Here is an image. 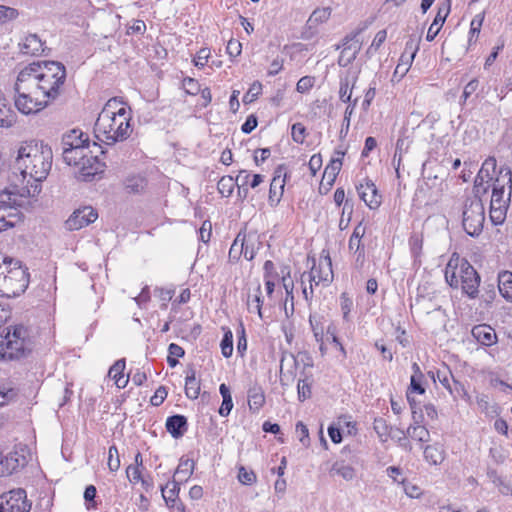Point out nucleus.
<instances>
[{
  "label": "nucleus",
  "instance_id": "nucleus-54",
  "mask_svg": "<svg viewBox=\"0 0 512 512\" xmlns=\"http://www.w3.org/2000/svg\"><path fill=\"white\" fill-rule=\"evenodd\" d=\"M420 38H415L414 36H410L408 41L406 42L404 52L402 54H408L411 56V59L414 60L418 50H419Z\"/></svg>",
  "mask_w": 512,
  "mask_h": 512
},
{
  "label": "nucleus",
  "instance_id": "nucleus-48",
  "mask_svg": "<svg viewBox=\"0 0 512 512\" xmlns=\"http://www.w3.org/2000/svg\"><path fill=\"white\" fill-rule=\"evenodd\" d=\"M262 93V84L259 81H255L251 84L248 91L243 96V102L249 104L254 102L259 95Z\"/></svg>",
  "mask_w": 512,
  "mask_h": 512
},
{
  "label": "nucleus",
  "instance_id": "nucleus-17",
  "mask_svg": "<svg viewBox=\"0 0 512 512\" xmlns=\"http://www.w3.org/2000/svg\"><path fill=\"white\" fill-rule=\"evenodd\" d=\"M357 191L360 198L370 209H376L380 206L382 197L378 193L377 187L372 181L360 184L357 186Z\"/></svg>",
  "mask_w": 512,
  "mask_h": 512
},
{
  "label": "nucleus",
  "instance_id": "nucleus-24",
  "mask_svg": "<svg viewBox=\"0 0 512 512\" xmlns=\"http://www.w3.org/2000/svg\"><path fill=\"white\" fill-rule=\"evenodd\" d=\"M334 155L335 156L331 159L330 163L326 166L323 174V179H326L327 183L330 185L334 183L341 170L345 151L335 150Z\"/></svg>",
  "mask_w": 512,
  "mask_h": 512
},
{
  "label": "nucleus",
  "instance_id": "nucleus-11",
  "mask_svg": "<svg viewBox=\"0 0 512 512\" xmlns=\"http://www.w3.org/2000/svg\"><path fill=\"white\" fill-rule=\"evenodd\" d=\"M367 28L365 24L363 27L357 28L352 33L348 34L342 41L341 45L337 46V49L342 48L340 56L338 58V64L342 67H346L351 64L357 57L362 47V40L360 34Z\"/></svg>",
  "mask_w": 512,
  "mask_h": 512
},
{
  "label": "nucleus",
  "instance_id": "nucleus-51",
  "mask_svg": "<svg viewBox=\"0 0 512 512\" xmlns=\"http://www.w3.org/2000/svg\"><path fill=\"white\" fill-rule=\"evenodd\" d=\"M19 13L16 9L4 5H0V25L6 24L18 17Z\"/></svg>",
  "mask_w": 512,
  "mask_h": 512
},
{
  "label": "nucleus",
  "instance_id": "nucleus-43",
  "mask_svg": "<svg viewBox=\"0 0 512 512\" xmlns=\"http://www.w3.org/2000/svg\"><path fill=\"white\" fill-rule=\"evenodd\" d=\"M332 471L341 476L346 481H350L355 477V469L350 465L344 464L343 462H336L332 466Z\"/></svg>",
  "mask_w": 512,
  "mask_h": 512
},
{
  "label": "nucleus",
  "instance_id": "nucleus-13",
  "mask_svg": "<svg viewBox=\"0 0 512 512\" xmlns=\"http://www.w3.org/2000/svg\"><path fill=\"white\" fill-rule=\"evenodd\" d=\"M512 192L492 190L490 201V219L495 225L502 224L506 218Z\"/></svg>",
  "mask_w": 512,
  "mask_h": 512
},
{
  "label": "nucleus",
  "instance_id": "nucleus-5",
  "mask_svg": "<svg viewBox=\"0 0 512 512\" xmlns=\"http://www.w3.org/2000/svg\"><path fill=\"white\" fill-rule=\"evenodd\" d=\"M62 157L69 166L78 167V179L92 181L95 176L104 172L105 164L93 155L90 146L62 149Z\"/></svg>",
  "mask_w": 512,
  "mask_h": 512
},
{
  "label": "nucleus",
  "instance_id": "nucleus-10",
  "mask_svg": "<svg viewBox=\"0 0 512 512\" xmlns=\"http://www.w3.org/2000/svg\"><path fill=\"white\" fill-rule=\"evenodd\" d=\"M485 221L484 206L480 198L467 199L464 204L462 225L465 232L472 237L478 236Z\"/></svg>",
  "mask_w": 512,
  "mask_h": 512
},
{
  "label": "nucleus",
  "instance_id": "nucleus-41",
  "mask_svg": "<svg viewBox=\"0 0 512 512\" xmlns=\"http://www.w3.org/2000/svg\"><path fill=\"white\" fill-rule=\"evenodd\" d=\"M194 471V461L189 458H181L175 474L187 480Z\"/></svg>",
  "mask_w": 512,
  "mask_h": 512
},
{
  "label": "nucleus",
  "instance_id": "nucleus-19",
  "mask_svg": "<svg viewBox=\"0 0 512 512\" xmlns=\"http://www.w3.org/2000/svg\"><path fill=\"white\" fill-rule=\"evenodd\" d=\"M492 190L497 192H512V171L509 167L502 166L492 181Z\"/></svg>",
  "mask_w": 512,
  "mask_h": 512
},
{
  "label": "nucleus",
  "instance_id": "nucleus-14",
  "mask_svg": "<svg viewBox=\"0 0 512 512\" xmlns=\"http://www.w3.org/2000/svg\"><path fill=\"white\" fill-rule=\"evenodd\" d=\"M288 177L290 176L288 175L287 168L284 164L278 165L275 168L269 189L268 201L270 206L275 207L280 203Z\"/></svg>",
  "mask_w": 512,
  "mask_h": 512
},
{
  "label": "nucleus",
  "instance_id": "nucleus-61",
  "mask_svg": "<svg viewBox=\"0 0 512 512\" xmlns=\"http://www.w3.org/2000/svg\"><path fill=\"white\" fill-rule=\"evenodd\" d=\"M305 132H306V129L301 123L293 124L292 131H291L292 139L296 143H300V144L303 143L304 139H305Z\"/></svg>",
  "mask_w": 512,
  "mask_h": 512
},
{
  "label": "nucleus",
  "instance_id": "nucleus-39",
  "mask_svg": "<svg viewBox=\"0 0 512 512\" xmlns=\"http://www.w3.org/2000/svg\"><path fill=\"white\" fill-rule=\"evenodd\" d=\"M496 169H497L496 159L494 157H489L483 162L478 173L481 174V177L482 176L486 177L487 182H490L493 180V178L496 174Z\"/></svg>",
  "mask_w": 512,
  "mask_h": 512
},
{
  "label": "nucleus",
  "instance_id": "nucleus-60",
  "mask_svg": "<svg viewBox=\"0 0 512 512\" xmlns=\"http://www.w3.org/2000/svg\"><path fill=\"white\" fill-rule=\"evenodd\" d=\"M387 38V31L386 30H380L376 33L372 44L367 50V53H372V51H377L380 46L385 42Z\"/></svg>",
  "mask_w": 512,
  "mask_h": 512
},
{
  "label": "nucleus",
  "instance_id": "nucleus-50",
  "mask_svg": "<svg viewBox=\"0 0 512 512\" xmlns=\"http://www.w3.org/2000/svg\"><path fill=\"white\" fill-rule=\"evenodd\" d=\"M108 468L111 472H116L120 468L119 452L115 445H112L108 451Z\"/></svg>",
  "mask_w": 512,
  "mask_h": 512
},
{
  "label": "nucleus",
  "instance_id": "nucleus-45",
  "mask_svg": "<svg viewBox=\"0 0 512 512\" xmlns=\"http://www.w3.org/2000/svg\"><path fill=\"white\" fill-rule=\"evenodd\" d=\"M373 429L383 442L386 441L387 437L390 434V426L388 425L387 421L382 417L375 418L373 422Z\"/></svg>",
  "mask_w": 512,
  "mask_h": 512
},
{
  "label": "nucleus",
  "instance_id": "nucleus-33",
  "mask_svg": "<svg viewBox=\"0 0 512 512\" xmlns=\"http://www.w3.org/2000/svg\"><path fill=\"white\" fill-rule=\"evenodd\" d=\"M356 79H350L348 76L341 78L340 80V89H339V98L341 101L345 103L353 102L352 98V89L354 86Z\"/></svg>",
  "mask_w": 512,
  "mask_h": 512
},
{
  "label": "nucleus",
  "instance_id": "nucleus-34",
  "mask_svg": "<svg viewBox=\"0 0 512 512\" xmlns=\"http://www.w3.org/2000/svg\"><path fill=\"white\" fill-rule=\"evenodd\" d=\"M147 186L146 179L141 176H132L127 178L125 189L128 193L138 194L145 190Z\"/></svg>",
  "mask_w": 512,
  "mask_h": 512
},
{
  "label": "nucleus",
  "instance_id": "nucleus-18",
  "mask_svg": "<svg viewBox=\"0 0 512 512\" xmlns=\"http://www.w3.org/2000/svg\"><path fill=\"white\" fill-rule=\"evenodd\" d=\"M366 233V226L363 224V221L359 222L353 230L352 235L350 236L348 248L350 251H353L356 255V261L363 262L365 256V248L362 243V238Z\"/></svg>",
  "mask_w": 512,
  "mask_h": 512
},
{
  "label": "nucleus",
  "instance_id": "nucleus-63",
  "mask_svg": "<svg viewBox=\"0 0 512 512\" xmlns=\"http://www.w3.org/2000/svg\"><path fill=\"white\" fill-rule=\"evenodd\" d=\"M167 397V390L164 386H160L150 399V403L153 406L161 405Z\"/></svg>",
  "mask_w": 512,
  "mask_h": 512
},
{
  "label": "nucleus",
  "instance_id": "nucleus-6",
  "mask_svg": "<svg viewBox=\"0 0 512 512\" xmlns=\"http://www.w3.org/2000/svg\"><path fill=\"white\" fill-rule=\"evenodd\" d=\"M28 285V269L18 260L4 258L3 271H0V297H17L25 292Z\"/></svg>",
  "mask_w": 512,
  "mask_h": 512
},
{
  "label": "nucleus",
  "instance_id": "nucleus-46",
  "mask_svg": "<svg viewBox=\"0 0 512 512\" xmlns=\"http://www.w3.org/2000/svg\"><path fill=\"white\" fill-rule=\"evenodd\" d=\"M451 384V388L448 389V391L454 399L462 398L466 401H470V396L461 382L457 381L455 378H452Z\"/></svg>",
  "mask_w": 512,
  "mask_h": 512
},
{
  "label": "nucleus",
  "instance_id": "nucleus-38",
  "mask_svg": "<svg viewBox=\"0 0 512 512\" xmlns=\"http://www.w3.org/2000/svg\"><path fill=\"white\" fill-rule=\"evenodd\" d=\"M261 295H262L261 286L258 285V287L255 290V293L252 296L249 295L248 300H247V306H248L249 311L257 312V314L259 315L260 318H262L261 308H262V303H263Z\"/></svg>",
  "mask_w": 512,
  "mask_h": 512
},
{
  "label": "nucleus",
  "instance_id": "nucleus-64",
  "mask_svg": "<svg viewBox=\"0 0 512 512\" xmlns=\"http://www.w3.org/2000/svg\"><path fill=\"white\" fill-rule=\"evenodd\" d=\"M226 50L230 57L235 58L241 54L242 45L238 40L231 39L227 44Z\"/></svg>",
  "mask_w": 512,
  "mask_h": 512
},
{
  "label": "nucleus",
  "instance_id": "nucleus-4",
  "mask_svg": "<svg viewBox=\"0 0 512 512\" xmlns=\"http://www.w3.org/2000/svg\"><path fill=\"white\" fill-rule=\"evenodd\" d=\"M445 280L452 288L461 284L463 293L475 299L479 294L480 276L474 267L464 258L453 254L445 268Z\"/></svg>",
  "mask_w": 512,
  "mask_h": 512
},
{
  "label": "nucleus",
  "instance_id": "nucleus-25",
  "mask_svg": "<svg viewBox=\"0 0 512 512\" xmlns=\"http://www.w3.org/2000/svg\"><path fill=\"white\" fill-rule=\"evenodd\" d=\"M248 405L252 412H258L265 404V394L263 388L257 384H252L247 391Z\"/></svg>",
  "mask_w": 512,
  "mask_h": 512
},
{
  "label": "nucleus",
  "instance_id": "nucleus-53",
  "mask_svg": "<svg viewBox=\"0 0 512 512\" xmlns=\"http://www.w3.org/2000/svg\"><path fill=\"white\" fill-rule=\"evenodd\" d=\"M490 182H487V178L482 176L481 174H477L474 181V191L476 195H484L488 192L490 188Z\"/></svg>",
  "mask_w": 512,
  "mask_h": 512
},
{
  "label": "nucleus",
  "instance_id": "nucleus-35",
  "mask_svg": "<svg viewBox=\"0 0 512 512\" xmlns=\"http://www.w3.org/2000/svg\"><path fill=\"white\" fill-rule=\"evenodd\" d=\"M179 483L175 480L168 482L165 487L161 486L163 499L167 505L174 503L179 494Z\"/></svg>",
  "mask_w": 512,
  "mask_h": 512
},
{
  "label": "nucleus",
  "instance_id": "nucleus-27",
  "mask_svg": "<svg viewBox=\"0 0 512 512\" xmlns=\"http://www.w3.org/2000/svg\"><path fill=\"white\" fill-rule=\"evenodd\" d=\"M185 394L192 400L197 399L200 394V381L196 379V371L192 367L186 372Z\"/></svg>",
  "mask_w": 512,
  "mask_h": 512
},
{
  "label": "nucleus",
  "instance_id": "nucleus-15",
  "mask_svg": "<svg viewBox=\"0 0 512 512\" xmlns=\"http://www.w3.org/2000/svg\"><path fill=\"white\" fill-rule=\"evenodd\" d=\"M309 280L311 283L318 285L323 283L329 285L333 280L332 261L329 254L322 255L319 260V264L316 267H312L309 274Z\"/></svg>",
  "mask_w": 512,
  "mask_h": 512
},
{
  "label": "nucleus",
  "instance_id": "nucleus-37",
  "mask_svg": "<svg viewBox=\"0 0 512 512\" xmlns=\"http://www.w3.org/2000/svg\"><path fill=\"white\" fill-rule=\"evenodd\" d=\"M281 275H282V284L286 291V302L290 299L291 300V306L293 307V288L294 283L293 280L290 278V269L288 266H283L281 268Z\"/></svg>",
  "mask_w": 512,
  "mask_h": 512
},
{
  "label": "nucleus",
  "instance_id": "nucleus-12",
  "mask_svg": "<svg viewBox=\"0 0 512 512\" xmlns=\"http://www.w3.org/2000/svg\"><path fill=\"white\" fill-rule=\"evenodd\" d=\"M30 509L24 489L11 490L0 496V512H29Z\"/></svg>",
  "mask_w": 512,
  "mask_h": 512
},
{
  "label": "nucleus",
  "instance_id": "nucleus-57",
  "mask_svg": "<svg viewBox=\"0 0 512 512\" xmlns=\"http://www.w3.org/2000/svg\"><path fill=\"white\" fill-rule=\"evenodd\" d=\"M296 433L299 434V441L302 443L304 447H309L310 438H309V430L307 426L299 421L296 424Z\"/></svg>",
  "mask_w": 512,
  "mask_h": 512
},
{
  "label": "nucleus",
  "instance_id": "nucleus-8",
  "mask_svg": "<svg viewBox=\"0 0 512 512\" xmlns=\"http://www.w3.org/2000/svg\"><path fill=\"white\" fill-rule=\"evenodd\" d=\"M27 330L23 326H15L11 332L0 335V359L15 360L23 357L27 350Z\"/></svg>",
  "mask_w": 512,
  "mask_h": 512
},
{
  "label": "nucleus",
  "instance_id": "nucleus-31",
  "mask_svg": "<svg viewBox=\"0 0 512 512\" xmlns=\"http://www.w3.org/2000/svg\"><path fill=\"white\" fill-rule=\"evenodd\" d=\"M424 457L429 463L438 465L444 461L445 454L440 445L433 444L424 448Z\"/></svg>",
  "mask_w": 512,
  "mask_h": 512
},
{
  "label": "nucleus",
  "instance_id": "nucleus-22",
  "mask_svg": "<svg viewBox=\"0 0 512 512\" xmlns=\"http://www.w3.org/2000/svg\"><path fill=\"white\" fill-rule=\"evenodd\" d=\"M62 149L64 148H80L90 146L88 136L82 131L73 129L70 132L64 134L62 138Z\"/></svg>",
  "mask_w": 512,
  "mask_h": 512
},
{
  "label": "nucleus",
  "instance_id": "nucleus-7",
  "mask_svg": "<svg viewBox=\"0 0 512 512\" xmlns=\"http://www.w3.org/2000/svg\"><path fill=\"white\" fill-rule=\"evenodd\" d=\"M37 184L25 186L21 182H15L11 190L0 192V212L7 208L21 207L28 209L31 207V198H36L41 192Z\"/></svg>",
  "mask_w": 512,
  "mask_h": 512
},
{
  "label": "nucleus",
  "instance_id": "nucleus-1",
  "mask_svg": "<svg viewBox=\"0 0 512 512\" xmlns=\"http://www.w3.org/2000/svg\"><path fill=\"white\" fill-rule=\"evenodd\" d=\"M53 152L49 145L42 141H26L21 143L17 151L15 169L20 172L16 181L25 186L38 185L45 180L52 167Z\"/></svg>",
  "mask_w": 512,
  "mask_h": 512
},
{
  "label": "nucleus",
  "instance_id": "nucleus-9",
  "mask_svg": "<svg viewBox=\"0 0 512 512\" xmlns=\"http://www.w3.org/2000/svg\"><path fill=\"white\" fill-rule=\"evenodd\" d=\"M15 106L23 114H33L43 110L49 103L41 93H37L35 88L27 86V82H21L19 76L15 83Z\"/></svg>",
  "mask_w": 512,
  "mask_h": 512
},
{
  "label": "nucleus",
  "instance_id": "nucleus-56",
  "mask_svg": "<svg viewBox=\"0 0 512 512\" xmlns=\"http://www.w3.org/2000/svg\"><path fill=\"white\" fill-rule=\"evenodd\" d=\"M182 85L185 92L189 95H196L200 92V84L194 78H184Z\"/></svg>",
  "mask_w": 512,
  "mask_h": 512
},
{
  "label": "nucleus",
  "instance_id": "nucleus-52",
  "mask_svg": "<svg viewBox=\"0 0 512 512\" xmlns=\"http://www.w3.org/2000/svg\"><path fill=\"white\" fill-rule=\"evenodd\" d=\"M238 480L244 485H252L256 482L257 477L253 470H247L241 466L238 472Z\"/></svg>",
  "mask_w": 512,
  "mask_h": 512
},
{
  "label": "nucleus",
  "instance_id": "nucleus-62",
  "mask_svg": "<svg viewBox=\"0 0 512 512\" xmlns=\"http://www.w3.org/2000/svg\"><path fill=\"white\" fill-rule=\"evenodd\" d=\"M210 56V50L208 48H202L197 52L193 62L196 67L203 68Z\"/></svg>",
  "mask_w": 512,
  "mask_h": 512
},
{
  "label": "nucleus",
  "instance_id": "nucleus-55",
  "mask_svg": "<svg viewBox=\"0 0 512 512\" xmlns=\"http://www.w3.org/2000/svg\"><path fill=\"white\" fill-rule=\"evenodd\" d=\"M484 20V13L477 14L471 21L470 24V38L469 41L471 42L473 37H477L480 33L481 26Z\"/></svg>",
  "mask_w": 512,
  "mask_h": 512
},
{
  "label": "nucleus",
  "instance_id": "nucleus-20",
  "mask_svg": "<svg viewBox=\"0 0 512 512\" xmlns=\"http://www.w3.org/2000/svg\"><path fill=\"white\" fill-rule=\"evenodd\" d=\"M19 45L24 55L38 56L44 52V44L37 34L27 35Z\"/></svg>",
  "mask_w": 512,
  "mask_h": 512
},
{
  "label": "nucleus",
  "instance_id": "nucleus-47",
  "mask_svg": "<svg viewBox=\"0 0 512 512\" xmlns=\"http://www.w3.org/2000/svg\"><path fill=\"white\" fill-rule=\"evenodd\" d=\"M432 379L436 381V379L448 390L451 388L453 375L448 370H438L436 374L433 372H429Z\"/></svg>",
  "mask_w": 512,
  "mask_h": 512
},
{
  "label": "nucleus",
  "instance_id": "nucleus-40",
  "mask_svg": "<svg viewBox=\"0 0 512 512\" xmlns=\"http://www.w3.org/2000/svg\"><path fill=\"white\" fill-rule=\"evenodd\" d=\"M412 62L413 60L411 59V56H409L408 54H402L400 56L399 63L396 66L395 71L393 73V77L398 78V80L402 79L409 71Z\"/></svg>",
  "mask_w": 512,
  "mask_h": 512
},
{
  "label": "nucleus",
  "instance_id": "nucleus-16",
  "mask_svg": "<svg viewBox=\"0 0 512 512\" xmlns=\"http://www.w3.org/2000/svg\"><path fill=\"white\" fill-rule=\"evenodd\" d=\"M98 217L97 212L90 206L83 207L73 212L66 220V228L70 231L79 230L90 223H93Z\"/></svg>",
  "mask_w": 512,
  "mask_h": 512
},
{
  "label": "nucleus",
  "instance_id": "nucleus-23",
  "mask_svg": "<svg viewBox=\"0 0 512 512\" xmlns=\"http://www.w3.org/2000/svg\"><path fill=\"white\" fill-rule=\"evenodd\" d=\"M188 423L184 415L176 414L166 420V429L172 437L178 439L187 431Z\"/></svg>",
  "mask_w": 512,
  "mask_h": 512
},
{
  "label": "nucleus",
  "instance_id": "nucleus-49",
  "mask_svg": "<svg viewBox=\"0 0 512 512\" xmlns=\"http://www.w3.org/2000/svg\"><path fill=\"white\" fill-rule=\"evenodd\" d=\"M221 352L222 355L226 358L230 357L233 352V334L230 330H227L224 333V336L221 341Z\"/></svg>",
  "mask_w": 512,
  "mask_h": 512
},
{
  "label": "nucleus",
  "instance_id": "nucleus-59",
  "mask_svg": "<svg viewBox=\"0 0 512 512\" xmlns=\"http://www.w3.org/2000/svg\"><path fill=\"white\" fill-rule=\"evenodd\" d=\"M400 484L403 486L404 492L411 498H418L421 495V490L418 486L411 484L402 478Z\"/></svg>",
  "mask_w": 512,
  "mask_h": 512
},
{
  "label": "nucleus",
  "instance_id": "nucleus-58",
  "mask_svg": "<svg viewBox=\"0 0 512 512\" xmlns=\"http://www.w3.org/2000/svg\"><path fill=\"white\" fill-rule=\"evenodd\" d=\"M314 83H315L314 77L304 76V77L300 78L299 81L297 82L296 90L299 93H306L314 86Z\"/></svg>",
  "mask_w": 512,
  "mask_h": 512
},
{
  "label": "nucleus",
  "instance_id": "nucleus-3",
  "mask_svg": "<svg viewBox=\"0 0 512 512\" xmlns=\"http://www.w3.org/2000/svg\"><path fill=\"white\" fill-rule=\"evenodd\" d=\"M19 80L35 88L48 101H54L66 80L65 66L56 61L33 62L19 72Z\"/></svg>",
  "mask_w": 512,
  "mask_h": 512
},
{
  "label": "nucleus",
  "instance_id": "nucleus-30",
  "mask_svg": "<svg viewBox=\"0 0 512 512\" xmlns=\"http://www.w3.org/2000/svg\"><path fill=\"white\" fill-rule=\"evenodd\" d=\"M420 418H415L414 424H411L407 428V435L411 437L413 440H417L419 442H428L430 440V433L425 426L420 425Z\"/></svg>",
  "mask_w": 512,
  "mask_h": 512
},
{
  "label": "nucleus",
  "instance_id": "nucleus-32",
  "mask_svg": "<svg viewBox=\"0 0 512 512\" xmlns=\"http://www.w3.org/2000/svg\"><path fill=\"white\" fill-rule=\"evenodd\" d=\"M331 15V9L329 7L317 8L310 15L307 25L309 28H315L317 25L327 21Z\"/></svg>",
  "mask_w": 512,
  "mask_h": 512
},
{
  "label": "nucleus",
  "instance_id": "nucleus-42",
  "mask_svg": "<svg viewBox=\"0 0 512 512\" xmlns=\"http://www.w3.org/2000/svg\"><path fill=\"white\" fill-rule=\"evenodd\" d=\"M245 246V236H242L241 233L237 235L234 242L231 245L229 250V258L232 261H237L243 253Z\"/></svg>",
  "mask_w": 512,
  "mask_h": 512
},
{
  "label": "nucleus",
  "instance_id": "nucleus-29",
  "mask_svg": "<svg viewBox=\"0 0 512 512\" xmlns=\"http://www.w3.org/2000/svg\"><path fill=\"white\" fill-rule=\"evenodd\" d=\"M125 369V360L120 359L117 360L113 366L109 369V377L115 380V384L119 388H124L128 381H129V375L126 379H124L123 371Z\"/></svg>",
  "mask_w": 512,
  "mask_h": 512
},
{
  "label": "nucleus",
  "instance_id": "nucleus-44",
  "mask_svg": "<svg viewBox=\"0 0 512 512\" xmlns=\"http://www.w3.org/2000/svg\"><path fill=\"white\" fill-rule=\"evenodd\" d=\"M235 185V179L232 176H223L219 180L217 188L222 196L229 197L232 194Z\"/></svg>",
  "mask_w": 512,
  "mask_h": 512
},
{
  "label": "nucleus",
  "instance_id": "nucleus-21",
  "mask_svg": "<svg viewBox=\"0 0 512 512\" xmlns=\"http://www.w3.org/2000/svg\"><path fill=\"white\" fill-rule=\"evenodd\" d=\"M472 336L484 346H492L497 341L495 330L486 324L476 325L472 328Z\"/></svg>",
  "mask_w": 512,
  "mask_h": 512
},
{
  "label": "nucleus",
  "instance_id": "nucleus-26",
  "mask_svg": "<svg viewBox=\"0 0 512 512\" xmlns=\"http://www.w3.org/2000/svg\"><path fill=\"white\" fill-rule=\"evenodd\" d=\"M449 12H450V5H447V6L443 5L438 8V12L434 18V21L428 29V32L426 35L427 41L431 42L435 39V37L439 33L441 27L443 26Z\"/></svg>",
  "mask_w": 512,
  "mask_h": 512
},
{
  "label": "nucleus",
  "instance_id": "nucleus-2",
  "mask_svg": "<svg viewBox=\"0 0 512 512\" xmlns=\"http://www.w3.org/2000/svg\"><path fill=\"white\" fill-rule=\"evenodd\" d=\"M131 111L122 101L112 98L103 107L95 122L96 138L107 145L126 140L132 133Z\"/></svg>",
  "mask_w": 512,
  "mask_h": 512
},
{
  "label": "nucleus",
  "instance_id": "nucleus-36",
  "mask_svg": "<svg viewBox=\"0 0 512 512\" xmlns=\"http://www.w3.org/2000/svg\"><path fill=\"white\" fill-rule=\"evenodd\" d=\"M357 103H358V98H355L353 100V102L348 104V106L345 109L342 126H341V129L339 132V136L341 139L345 138L349 132L351 116L354 112L355 107L357 106Z\"/></svg>",
  "mask_w": 512,
  "mask_h": 512
},
{
  "label": "nucleus",
  "instance_id": "nucleus-28",
  "mask_svg": "<svg viewBox=\"0 0 512 512\" xmlns=\"http://www.w3.org/2000/svg\"><path fill=\"white\" fill-rule=\"evenodd\" d=\"M498 288L503 298L512 301V272L502 271L499 273Z\"/></svg>",
  "mask_w": 512,
  "mask_h": 512
}]
</instances>
